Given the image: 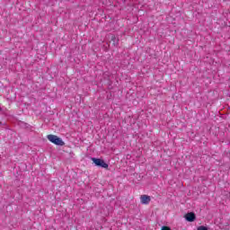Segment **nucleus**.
Returning <instances> with one entry per match:
<instances>
[{"label": "nucleus", "instance_id": "obj_1", "mask_svg": "<svg viewBox=\"0 0 230 230\" xmlns=\"http://www.w3.org/2000/svg\"><path fill=\"white\" fill-rule=\"evenodd\" d=\"M47 138L50 143H53V145H57V146H64V145H66V143L62 141V138L58 137L57 135H48Z\"/></svg>", "mask_w": 230, "mask_h": 230}, {"label": "nucleus", "instance_id": "obj_2", "mask_svg": "<svg viewBox=\"0 0 230 230\" xmlns=\"http://www.w3.org/2000/svg\"><path fill=\"white\" fill-rule=\"evenodd\" d=\"M92 161L95 166L99 168H105L107 170L109 168V164L105 163V161L102 158H92Z\"/></svg>", "mask_w": 230, "mask_h": 230}, {"label": "nucleus", "instance_id": "obj_3", "mask_svg": "<svg viewBox=\"0 0 230 230\" xmlns=\"http://www.w3.org/2000/svg\"><path fill=\"white\" fill-rule=\"evenodd\" d=\"M184 218L187 222H195V220H197V216L194 212H188L184 215Z\"/></svg>", "mask_w": 230, "mask_h": 230}, {"label": "nucleus", "instance_id": "obj_4", "mask_svg": "<svg viewBox=\"0 0 230 230\" xmlns=\"http://www.w3.org/2000/svg\"><path fill=\"white\" fill-rule=\"evenodd\" d=\"M141 204H150L152 199L148 195H142L140 197Z\"/></svg>", "mask_w": 230, "mask_h": 230}, {"label": "nucleus", "instance_id": "obj_5", "mask_svg": "<svg viewBox=\"0 0 230 230\" xmlns=\"http://www.w3.org/2000/svg\"><path fill=\"white\" fill-rule=\"evenodd\" d=\"M198 230H208V226H200L198 227Z\"/></svg>", "mask_w": 230, "mask_h": 230}, {"label": "nucleus", "instance_id": "obj_6", "mask_svg": "<svg viewBox=\"0 0 230 230\" xmlns=\"http://www.w3.org/2000/svg\"><path fill=\"white\" fill-rule=\"evenodd\" d=\"M111 40L113 41V44H116V40H116V36H112V37H111Z\"/></svg>", "mask_w": 230, "mask_h": 230}, {"label": "nucleus", "instance_id": "obj_7", "mask_svg": "<svg viewBox=\"0 0 230 230\" xmlns=\"http://www.w3.org/2000/svg\"><path fill=\"white\" fill-rule=\"evenodd\" d=\"M1 111H3V108L0 107V112H1Z\"/></svg>", "mask_w": 230, "mask_h": 230}, {"label": "nucleus", "instance_id": "obj_8", "mask_svg": "<svg viewBox=\"0 0 230 230\" xmlns=\"http://www.w3.org/2000/svg\"><path fill=\"white\" fill-rule=\"evenodd\" d=\"M0 125H2V122L0 121Z\"/></svg>", "mask_w": 230, "mask_h": 230}]
</instances>
